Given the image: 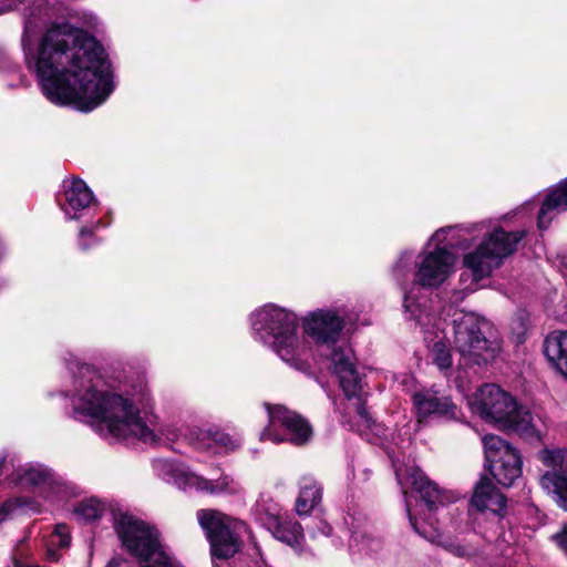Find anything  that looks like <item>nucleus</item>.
Here are the masks:
<instances>
[{
  "label": "nucleus",
  "instance_id": "nucleus-1",
  "mask_svg": "<svg viewBox=\"0 0 567 567\" xmlns=\"http://www.w3.org/2000/svg\"><path fill=\"white\" fill-rule=\"evenodd\" d=\"M22 45L28 69L37 74L43 95L54 105L90 112L114 90L104 49L82 29L54 24L35 47L27 25Z\"/></svg>",
  "mask_w": 567,
  "mask_h": 567
},
{
  "label": "nucleus",
  "instance_id": "nucleus-2",
  "mask_svg": "<svg viewBox=\"0 0 567 567\" xmlns=\"http://www.w3.org/2000/svg\"><path fill=\"white\" fill-rule=\"evenodd\" d=\"M72 371L71 404L73 416L97 424L115 439L136 437L157 443L162 436L174 439L155 415H141L134 399L107 381L97 370L76 363Z\"/></svg>",
  "mask_w": 567,
  "mask_h": 567
},
{
  "label": "nucleus",
  "instance_id": "nucleus-3",
  "mask_svg": "<svg viewBox=\"0 0 567 567\" xmlns=\"http://www.w3.org/2000/svg\"><path fill=\"white\" fill-rule=\"evenodd\" d=\"M343 328V311L336 309H318L309 312L302 319L305 334L313 339L316 343L331 348L329 354L331 369L338 377L346 396L349 400H355L354 406L360 419L370 425V417L362 400V384L354 353L346 343L337 346Z\"/></svg>",
  "mask_w": 567,
  "mask_h": 567
},
{
  "label": "nucleus",
  "instance_id": "nucleus-4",
  "mask_svg": "<svg viewBox=\"0 0 567 567\" xmlns=\"http://www.w3.org/2000/svg\"><path fill=\"white\" fill-rule=\"evenodd\" d=\"M252 337L268 346L287 364L306 371L309 367L308 342L298 333L297 315L286 308L269 303L249 317Z\"/></svg>",
  "mask_w": 567,
  "mask_h": 567
},
{
  "label": "nucleus",
  "instance_id": "nucleus-5",
  "mask_svg": "<svg viewBox=\"0 0 567 567\" xmlns=\"http://www.w3.org/2000/svg\"><path fill=\"white\" fill-rule=\"evenodd\" d=\"M455 227H444L435 231L430 238L427 246H435L433 250L421 255L415 274L416 284L410 291L404 292L403 307L410 318L414 319L421 327L430 324L432 317L425 308V301L420 302L421 287L436 288L441 286L453 272L456 264V256L440 245L447 241V234L453 233Z\"/></svg>",
  "mask_w": 567,
  "mask_h": 567
},
{
  "label": "nucleus",
  "instance_id": "nucleus-6",
  "mask_svg": "<svg viewBox=\"0 0 567 567\" xmlns=\"http://www.w3.org/2000/svg\"><path fill=\"white\" fill-rule=\"evenodd\" d=\"M114 528L123 546L140 559L141 567H176L155 528L126 513L114 515Z\"/></svg>",
  "mask_w": 567,
  "mask_h": 567
},
{
  "label": "nucleus",
  "instance_id": "nucleus-7",
  "mask_svg": "<svg viewBox=\"0 0 567 567\" xmlns=\"http://www.w3.org/2000/svg\"><path fill=\"white\" fill-rule=\"evenodd\" d=\"M524 235V231H505L501 227L487 231L481 244L463 256V265L473 277L465 289L475 290L481 279L491 276L493 270L501 267L504 259L516 250Z\"/></svg>",
  "mask_w": 567,
  "mask_h": 567
},
{
  "label": "nucleus",
  "instance_id": "nucleus-8",
  "mask_svg": "<svg viewBox=\"0 0 567 567\" xmlns=\"http://www.w3.org/2000/svg\"><path fill=\"white\" fill-rule=\"evenodd\" d=\"M486 327L487 321L474 312L453 313L454 344L466 364L481 365L497 355L499 343L484 336Z\"/></svg>",
  "mask_w": 567,
  "mask_h": 567
},
{
  "label": "nucleus",
  "instance_id": "nucleus-9",
  "mask_svg": "<svg viewBox=\"0 0 567 567\" xmlns=\"http://www.w3.org/2000/svg\"><path fill=\"white\" fill-rule=\"evenodd\" d=\"M197 519L206 532L215 557L228 558L239 550V538L247 529L244 522L216 509L198 511Z\"/></svg>",
  "mask_w": 567,
  "mask_h": 567
},
{
  "label": "nucleus",
  "instance_id": "nucleus-10",
  "mask_svg": "<svg viewBox=\"0 0 567 567\" xmlns=\"http://www.w3.org/2000/svg\"><path fill=\"white\" fill-rule=\"evenodd\" d=\"M154 467L161 477L183 491L194 488L213 495L234 494L238 491V484L231 477L206 480L181 462L161 458L155 461Z\"/></svg>",
  "mask_w": 567,
  "mask_h": 567
},
{
  "label": "nucleus",
  "instance_id": "nucleus-11",
  "mask_svg": "<svg viewBox=\"0 0 567 567\" xmlns=\"http://www.w3.org/2000/svg\"><path fill=\"white\" fill-rule=\"evenodd\" d=\"M268 426L260 433V441L281 443L288 441L296 445L307 443L312 436L311 425L299 414L284 405L267 404Z\"/></svg>",
  "mask_w": 567,
  "mask_h": 567
},
{
  "label": "nucleus",
  "instance_id": "nucleus-12",
  "mask_svg": "<svg viewBox=\"0 0 567 567\" xmlns=\"http://www.w3.org/2000/svg\"><path fill=\"white\" fill-rule=\"evenodd\" d=\"M485 460L493 477L511 486L522 475V457L516 447L502 437L487 434L483 437Z\"/></svg>",
  "mask_w": 567,
  "mask_h": 567
},
{
  "label": "nucleus",
  "instance_id": "nucleus-13",
  "mask_svg": "<svg viewBox=\"0 0 567 567\" xmlns=\"http://www.w3.org/2000/svg\"><path fill=\"white\" fill-rule=\"evenodd\" d=\"M516 400L496 384H484L470 400L473 413L486 422L503 429L516 410Z\"/></svg>",
  "mask_w": 567,
  "mask_h": 567
},
{
  "label": "nucleus",
  "instance_id": "nucleus-14",
  "mask_svg": "<svg viewBox=\"0 0 567 567\" xmlns=\"http://www.w3.org/2000/svg\"><path fill=\"white\" fill-rule=\"evenodd\" d=\"M396 476L402 486H411L420 494L430 512L436 509L437 505L452 503L458 498L454 492L441 491L417 466L398 468Z\"/></svg>",
  "mask_w": 567,
  "mask_h": 567
},
{
  "label": "nucleus",
  "instance_id": "nucleus-15",
  "mask_svg": "<svg viewBox=\"0 0 567 567\" xmlns=\"http://www.w3.org/2000/svg\"><path fill=\"white\" fill-rule=\"evenodd\" d=\"M188 443L197 451L209 454L228 453L241 445L239 437L231 436L217 429H188L184 434Z\"/></svg>",
  "mask_w": 567,
  "mask_h": 567
},
{
  "label": "nucleus",
  "instance_id": "nucleus-16",
  "mask_svg": "<svg viewBox=\"0 0 567 567\" xmlns=\"http://www.w3.org/2000/svg\"><path fill=\"white\" fill-rule=\"evenodd\" d=\"M413 402L419 421L430 415H439L449 419L457 417V406L452 400L437 391L427 389L413 394Z\"/></svg>",
  "mask_w": 567,
  "mask_h": 567
},
{
  "label": "nucleus",
  "instance_id": "nucleus-17",
  "mask_svg": "<svg viewBox=\"0 0 567 567\" xmlns=\"http://www.w3.org/2000/svg\"><path fill=\"white\" fill-rule=\"evenodd\" d=\"M503 430H512L528 440H540L546 430V419L539 410H528L516 403L515 412L509 416Z\"/></svg>",
  "mask_w": 567,
  "mask_h": 567
},
{
  "label": "nucleus",
  "instance_id": "nucleus-18",
  "mask_svg": "<svg viewBox=\"0 0 567 567\" xmlns=\"http://www.w3.org/2000/svg\"><path fill=\"white\" fill-rule=\"evenodd\" d=\"M65 204L62 209L69 219H78L79 213L89 208L93 202V193L80 178H72L64 182Z\"/></svg>",
  "mask_w": 567,
  "mask_h": 567
},
{
  "label": "nucleus",
  "instance_id": "nucleus-19",
  "mask_svg": "<svg viewBox=\"0 0 567 567\" xmlns=\"http://www.w3.org/2000/svg\"><path fill=\"white\" fill-rule=\"evenodd\" d=\"M471 505L481 513L489 511L494 515H502L506 499L488 478H482L474 488Z\"/></svg>",
  "mask_w": 567,
  "mask_h": 567
},
{
  "label": "nucleus",
  "instance_id": "nucleus-20",
  "mask_svg": "<svg viewBox=\"0 0 567 567\" xmlns=\"http://www.w3.org/2000/svg\"><path fill=\"white\" fill-rule=\"evenodd\" d=\"M264 524L276 539L293 548L301 546L303 533L302 527L298 522L282 518L277 515H269Z\"/></svg>",
  "mask_w": 567,
  "mask_h": 567
},
{
  "label": "nucleus",
  "instance_id": "nucleus-21",
  "mask_svg": "<svg viewBox=\"0 0 567 567\" xmlns=\"http://www.w3.org/2000/svg\"><path fill=\"white\" fill-rule=\"evenodd\" d=\"M567 209V178L554 187L545 197L538 213V227L546 229L550 221Z\"/></svg>",
  "mask_w": 567,
  "mask_h": 567
},
{
  "label": "nucleus",
  "instance_id": "nucleus-22",
  "mask_svg": "<svg viewBox=\"0 0 567 567\" xmlns=\"http://www.w3.org/2000/svg\"><path fill=\"white\" fill-rule=\"evenodd\" d=\"M544 353L559 373L567 378V331H554L544 341Z\"/></svg>",
  "mask_w": 567,
  "mask_h": 567
},
{
  "label": "nucleus",
  "instance_id": "nucleus-23",
  "mask_svg": "<svg viewBox=\"0 0 567 567\" xmlns=\"http://www.w3.org/2000/svg\"><path fill=\"white\" fill-rule=\"evenodd\" d=\"M322 499V487L312 477H303L300 482V491L296 501L298 515H309Z\"/></svg>",
  "mask_w": 567,
  "mask_h": 567
},
{
  "label": "nucleus",
  "instance_id": "nucleus-24",
  "mask_svg": "<svg viewBox=\"0 0 567 567\" xmlns=\"http://www.w3.org/2000/svg\"><path fill=\"white\" fill-rule=\"evenodd\" d=\"M18 482L22 485L48 486L50 488H52L53 485H56L58 489L61 488L53 478L50 470L42 465H29L19 470Z\"/></svg>",
  "mask_w": 567,
  "mask_h": 567
},
{
  "label": "nucleus",
  "instance_id": "nucleus-25",
  "mask_svg": "<svg viewBox=\"0 0 567 567\" xmlns=\"http://www.w3.org/2000/svg\"><path fill=\"white\" fill-rule=\"evenodd\" d=\"M540 485L553 495L557 505L567 512V475L546 472L540 478Z\"/></svg>",
  "mask_w": 567,
  "mask_h": 567
},
{
  "label": "nucleus",
  "instance_id": "nucleus-26",
  "mask_svg": "<svg viewBox=\"0 0 567 567\" xmlns=\"http://www.w3.org/2000/svg\"><path fill=\"white\" fill-rule=\"evenodd\" d=\"M539 461L548 467L547 472L567 475V450L544 449L538 453Z\"/></svg>",
  "mask_w": 567,
  "mask_h": 567
},
{
  "label": "nucleus",
  "instance_id": "nucleus-27",
  "mask_svg": "<svg viewBox=\"0 0 567 567\" xmlns=\"http://www.w3.org/2000/svg\"><path fill=\"white\" fill-rule=\"evenodd\" d=\"M405 504H406L409 519H410V523L413 526L414 530L432 543L443 544L442 534L440 533V529L437 527H435L432 523L426 522L425 519L420 522L414 516L408 497H405Z\"/></svg>",
  "mask_w": 567,
  "mask_h": 567
},
{
  "label": "nucleus",
  "instance_id": "nucleus-28",
  "mask_svg": "<svg viewBox=\"0 0 567 567\" xmlns=\"http://www.w3.org/2000/svg\"><path fill=\"white\" fill-rule=\"evenodd\" d=\"M105 512V506L96 498H87L80 502L73 511L79 520L92 522L99 519Z\"/></svg>",
  "mask_w": 567,
  "mask_h": 567
},
{
  "label": "nucleus",
  "instance_id": "nucleus-29",
  "mask_svg": "<svg viewBox=\"0 0 567 567\" xmlns=\"http://www.w3.org/2000/svg\"><path fill=\"white\" fill-rule=\"evenodd\" d=\"M71 543L70 532L66 525L58 524L48 540V558L55 561L59 555L54 547L66 548Z\"/></svg>",
  "mask_w": 567,
  "mask_h": 567
},
{
  "label": "nucleus",
  "instance_id": "nucleus-30",
  "mask_svg": "<svg viewBox=\"0 0 567 567\" xmlns=\"http://www.w3.org/2000/svg\"><path fill=\"white\" fill-rule=\"evenodd\" d=\"M352 555H369L379 547V543L363 534H353L350 540Z\"/></svg>",
  "mask_w": 567,
  "mask_h": 567
},
{
  "label": "nucleus",
  "instance_id": "nucleus-31",
  "mask_svg": "<svg viewBox=\"0 0 567 567\" xmlns=\"http://www.w3.org/2000/svg\"><path fill=\"white\" fill-rule=\"evenodd\" d=\"M433 363L444 374H449L452 367V357L449 348L442 342H435L432 349Z\"/></svg>",
  "mask_w": 567,
  "mask_h": 567
},
{
  "label": "nucleus",
  "instance_id": "nucleus-32",
  "mask_svg": "<svg viewBox=\"0 0 567 567\" xmlns=\"http://www.w3.org/2000/svg\"><path fill=\"white\" fill-rule=\"evenodd\" d=\"M104 227L101 220H97L94 225L91 227L84 226L80 229L79 233V243L82 249H87L91 246H94L96 244V238L94 237V230Z\"/></svg>",
  "mask_w": 567,
  "mask_h": 567
},
{
  "label": "nucleus",
  "instance_id": "nucleus-33",
  "mask_svg": "<svg viewBox=\"0 0 567 567\" xmlns=\"http://www.w3.org/2000/svg\"><path fill=\"white\" fill-rule=\"evenodd\" d=\"M412 262V255L411 254H403L399 260L396 261V264L394 265L393 267V272H394V276L395 278L399 280V279H402L403 277H405L409 268H410V265Z\"/></svg>",
  "mask_w": 567,
  "mask_h": 567
},
{
  "label": "nucleus",
  "instance_id": "nucleus-34",
  "mask_svg": "<svg viewBox=\"0 0 567 567\" xmlns=\"http://www.w3.org/2000/svg\"><path fill=\"white\" fill-rule=\"evenodd\" d=\"M557 546L567 554V526L551 536Z\"/></svg>",
  "mask_w": 567,
  "mask_h": 567
},
{
  "label": "nucleus",
  "instance_id": "nucleus-35",
  "mask_svg": "<svg viewBox=\"0 0 567 567\" xmlns=\"http://www.w3.org/2000/svg\"><path fill=\"white\" fill-rule=\"evenodd\" d=\"M14 507V502L8 501L0 507V523H2Z\"/></svg>",
  "mask_w": 567,
  "mask_h": 567
},
{
  "label": "nucleus",
  "instance_id": "nucleus-36",
  "mask_svg": "<svg viewBox=\"0 0 567 567\" xmlns=\"http://www.w3.org/2000/svg\"><path fill=\"white\" fill-rule=\"evenodd\" d=\"M449 548H450V550H451L454 555H456V556H458V557L467 556V555H470V554H471V551H472V550H470V549H467V548H465V547H463V546H461V545H454V544H450V545H449Z\"/></svg>",
  "mask_w": 567,
  "mask_h": 567
},
{
  "label": "nucleus",
  "instance_id": "nucleus-37",
  "mask_svg": "<svg viewBox=\"0 0 567 567\" xmlns=\"http://www.w3.org/2000/svg\"><path fill=\"white\" fill-rule=\"evenodd\" d=\"M4 462H6V457L0 454V474L2 473Z\"/></svg>",
  "mask_w": 567,
  "mask_h": 567
},
{
  "label": "nucleus",
  "instance_id": "nucleus-38",
  "mask_svg": "<svg viewBox=\"0 0 567 567\" xmlns=\"http://www.w3.org/2000/svg\"><path fill=\"white\" fill-rule=\"evenodd\" d=\"M483 226H484V224L475 225V226L472 227V229H470V231H474V229L482 228Z\"/></svg>",
  "mask_w": 567,
  "mask_h": 567
},
{
  "label": "nucleus",
  "instance_id": "nucleus-39",
  "mask_svg": "<svg viewBox=\"0 0 567 567\" xmlns=\"http://www.w3.org/2000/svg\"><path fill=\"white\" fill-rule=\"evenodd\" d=\"M330 529H331V528H330L329 526H324L323 533H324L326 535H328V534L330 533Z\"/></svg>",
  "mask_w": 567,
  "mask_h": 567
},
{
  "label": "nucleus",
  "instance_id": "nucleus-40",
  "mask_svg": "<svg viewBox=\"0 0 567 567\" xmlns=\"http://www.w3.org/2000/svg\"><path fill=\"white\" fill-rule=\"evenodd\" d=\"M483 536H484L487 540H489V542H492V540H493V538H492L491 536L486 535L485 533L483 534Z\"/></svg>",
  "mask_w": 567,
  "mask_h": 567
}]
</instances>
